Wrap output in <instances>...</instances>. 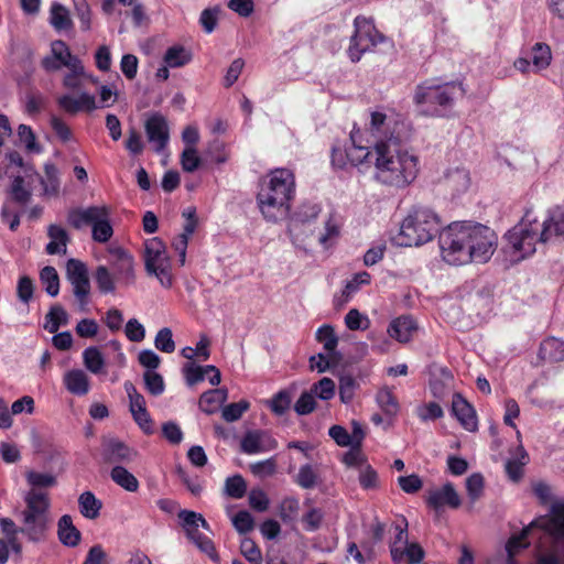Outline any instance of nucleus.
Returning <instances> with one entry per match:
<instances>
[{"label":"nucleus","instance_id":"f257e3e1","mask_svg":"<svg viewBox=\"0 0 564 564\" xmlns=\"http://www.w3.org/2000/svg\"><path fill=\"white\" fill-rule=\"evenodd\" d=\"M389 130L376 141L375 178L382 185L402 189L415 181L420 159L408 145L410 133L403 121L387 124Z\"/></svg>","mask_w":564,"mask_h":564},{"label":"nucleus","instance_id":"f03ea898","mask_svg":"<svg viewBox=\"0 0 564 564\" xmlns=\"http://www.w3.org/2000/svg\"><path fill=\"white\" fill-rule=\"evenodd\" d=\"M497 245L496 232L478 223H452L440 235L442 257L454 265L486 263L492 257Z\"/></svg>","mask_w":564,"mask_h":564},{"label":"nucleus","instance_id":"7ed1b4c3","mask_svg":"<svg viewBox=\"0 0 564 564\" xmlns=\"http://www.w3.org/2000/svg\"><path fill=\"white\" fill-rule=\"evenodd\" d=\"M547 536L554 550L564 552V501L552 502L550 512L546 516L533 520L523 528L519 534H513L506 543V553L500 552L495 558V564H516L514 556L530 545L531 540L538 542V536Z\"/></svg>","mask_w":564,"mask_h":564},{"label":"nucleus","instance_id":"20e7f679","mask_svg":"<svg viewBox=\"0 0 564 564\" xmlns=\"http://www.w3.org/2000/svg\"><path fill=\"white\" fill-rule=\"evenodd\" d=\"M294 195V174L288 169H276L262 181L257 204L264 219L276 223L289 216Z\"/></svg>","mask_w":564,"mask_h":564},{"label":"nucleus","instance_id":"39448f33","mask_svg":"<svg viewBox=\"0 0 564 564\" xmlns=\"http://www.w3.org/2000/svg\"><path fill=\"white\" fill-rule=\"evenodd\" d=\"M438 215L427 207L415 206L403 219L399 234L393 237L395 245L417 247L432 241L443 230Z\"/></svg>","mask_w":564,"mask_h":564},{"label":"nucleus","instance_id":"423d86ee","mask_svg":"<svg viewBox=\"0 0 564 564\" xmlns=\"http://www.w3.org/2000/svg\"><path fill=\"white\" fill-rule=\"evenodd\" d=\"M458 90H462L460 84H437L435 79H427L416 86L413 101L422 107V113L425 116L443 117L452 108Z\"/></svg>","mask_w":564,"mask_h":564},{"label":"nucleus","instance_id":"0eeeda50","mask_svg":"<svg viewBox=\"0 0 564 564\" xmlns=\"http://www.w3.org/2000/svg\"><path fill=\"white\" fill-rule=\"evenodd\" d=\"M111 209L106 205H94L86 208H74L68 212L67 220L74 229L91 227V238L99 243L108 242L113 228L110 221Z\"/></svg>","mask_w":564,"mask_h":564},{"label":"nucleus","instance_id":"6e6552de","mask_svg":"<svg viewBox=\"0 0 564 564\" xmlns=\"http://www.w3.org/2000/svg\"><path fill=\"white\" fill-rule=\"evenodd\" d=\"M541 223L530 219L527 214L519 224L513 226L505 235L507 248H509L514 260L520 261L532 256L536 245L542 242Z\"/></svg>","mask_w":564,"mask_h":564},{"label":"nucleus","instance_id":"1a4fd4ad","mask_svg":"<svg viewBox=\"0 0 564 564\" xmlns=\"http://www.w3.org/2000/svg\"><path fill=\"white\" fill-rule=\"evenodd\" d=\"M387 40L386 35L377 30L371 18L357 15L354 19V33L350 36L347 54L352 63L361 59L362 55Z\"/></svg>","mask_w":564,"mask_h":564},{"label":"nucleus","instance_id":"9d476101","mask_svg":"<svg viewBox=\"0 0 564 564\" xmlns=\"http://www.w3.org/2000/svg\"><path fill=\"white\" fill-rule=\"evenodd\" d=\"M144 268L147 274L155 276L163 288H172L173 274L171 261L166 253L165 245L161 239L152 238L145 241Z\"/></svg>","mask_w":564,"mask_h":564},{"label":"nucleus","instance_id":"9b49d317","mask_svg":"<svg viewBox=\"0 0 564 564\" xmlns=\"http://www.w3.org/2000/svg\"><path fill=\"white\" fill-rule=\"evenodd\" d=\"M181 525L186 532L187 538L212 560H217L215 545L213 541L199 532V527L209 531L210 527L200 513L189 510H181L178 512Z\"/></svg>","mask_w":564,"mask_h":564},{"label":"nucleus","instance_id":"f8f14e48","mask_svg":"<svg viewBox=\"0 0 564 564\" xmlns=\"http://www.w3.org/2000/svg\"><path fill=\"white\" fill-rule=\"evenodd\" d=\"M67 279L73 286V293L84 308L89 302L90 281L87 265L78 259H69L66 263Z\"/></svg>","mask_w":564,"mask_h":564},{"label":"nucleus","instance_id":"ddd939ff","mask_svg":"<svg viewBox=\"0 0 564 564\" xmlns=\"http://www.w3.org/2000/svg\"><path fill=\"white\" fill-rule=\"evenodd\" d=\"M110 256L108 268L117 282L122 285L133 284L135 280L133 257L122 248L110 250Z\"/></svg>","mask_w":564,"mask_h":564},{"label":"nucleus","instance_id":"4468645a","mask_svg":"<svg viewBox=\"0 0 564 564\" xmlns=\"http://www.w3.org/2000/svg\"><path fill=\"white\" fill-rule=\"evenodd\" d=\"M240 448L247 455L267 453L278 448V441L265 430H250L240 440Z\"/></svg>","mask_w":564,"mask_h":564},{"label":"nucleus","instance_id":"2eb2a0df","mask_svg":"<svg viewBox=\"0 0 564 564\" xmlns=\"http://www.w3.org/2000/svg\"><path fill=\"white\" fill-rule=\"evenodd\" d=\"M542 243L564 241V206H555L547 212L541 224Z\"/></svg>","mask_w":564,"mask_h":564},{"label":"nucleus","instance_id":"dca6fc26","mask_svg":"<svg viewBox=\"0 0 564 564\" xmlns=\"http://www.w3.org/2000/svg\"><path fill=\"white\" fill-rule=\"evenodd\" d=\"M76 55H73L68 45L62 40H55L51 43V54L44 56L41 61L42 68L47 73L58 72L67 67Z\"/></svg>","mask_w":564,"mask_h":564},{"label":"nucleus","instance_id":"f3484780","mask_svg":"<svg viewBox=\"0 0 564 564\" xmlns=\"http://www.w3.org/2000/svg\"><path fill=\"white\" fill-rule=\"evenodd\" d=\"M451 414L468 432L478 429V419L474 406L458 392L453 394Z\"/></svg>","mask_w":564,"mask_h":564},{"label":"nucleus","instance_id":"a211bd4d","mask_svg":"<svg viewBox=\"0 0 564 564\" xmlns=\"http://www.w3.org/2000/svg\"><path fill=\"white\" fill-rule=\"evenodd\" d=\"M149 142L154 144V150L161 152L170 139L169 126L162 115L155 113L147 119L144 124Z\"/></svg>","mask_w":564,"mask_h":564},{"label":"nucleus","instance_id":"6ab92c4d","mask_svg":"<svg viewBox=\"0 0 564 564\" xmlns=\"http://www.w3.org/2000/svg\"><path fill=\"white\" fill-rule=\"evenodd\" d=\"M426 505L434 510L443 507L457 509L462 505V500L453 484L446 482L443 487L427 492Z\"/></svg>","mask_w":564,"mask_h":564},{"label":"nucleus","instance_id":"aec40b11","mask_svg":"<svg viewBox=\"0 0 564 564\" xmlns=\"http://www.w3.org/2000/svg\"><path fill=\"white\" fill-rule=\"evenodd\" d=\"M58 107L68 115H76L78 112H91L98 108L96 98L88 93H80L77 97L72 95H62L57 99Z\"/></svg>","mask_w":564,"mask_h":564},{"label":"nucleus","instance_id":"412c9836","mask_svg":"<svg viewBox=\"0 0 564 564\" xmlns=\"http://www.w3.org/2000/svg\"><path fill=\"white\" fill-rule=\"evenodd\" d=\"M21 533L24 534L29 541L40 542L45 539L51 519L21 512Z\"/></svg>","mask_w":564,"mask_h":564},{"label":"nucleus","instance_id":"4be33fe9","mask_svg":"<svg viewBox=\"0 0 564 564\" xmlns=\"http://www.w3.org/2000/svg\"><path fill=\"white\" fill-rule=\"evenodd\" d=\"M351 145L348 149L349 164L352 166L371 165L376 166V142L372 147L364 145L356 133L350 134Z\"/></svg>","mask_w":564,"mask_h":564},{"label":"nucleus","instance_id":"5701e85b","mask_svg":"<svg viewBox=\"0 0 564 564\" xmlns=\"http://www.w3.org/2000/svg\"><path fill=\"white\" fill-rule=\"evenodd\" d=\"M25 508L21 511L28 514L51 519V500L47 492L29 490L24 496Z\"/></svg>","mask_w":564,"mask_h":564},{"label":"nucleus","instance_id":"b1692460","mask_svg":"<svg viewBox=\"0 0 564 564\" xmlns=\"http://www.w3.org/2000/svg\"><path fill=\"white\" fill-rule=\"evenodd\" d=\"M417 325L411 315H401L391 321L388 334L399 343H408L416 332Z\"/></svg>","mask_w":564,"mask_h":564},{"label":"nucleus","instance_id":"393cba45","mask_svg":"<svg viewBox=\"0 0 564 564\" xmlns=\"http://www.w3.org/2000/svg\"><path fill=\"white\" fill-rule=\"evenodd\" d=\"M538 555L535 564H564V552L554 550L551 540L540 534L538 536Z\"/></svg>","mask_w":564,"mask_h":564},{"label":"nucleus","instance_id":"a878e982","mask_svg":"<svg viewBox=\"0 0 564 564\" xmlns=\"http://www.w3.org/2000/svg\"><path fill=\"white\" fill-rule=\"evenodd\" d=\"M32 445L35 454L42 455L43 458H58L66 454L64 447L56 444L54 440L35 433L32 434Z\"/></svg>","mask_w":564,"mask_h":564},{"label":"nucleus","instance_id":"bb28decb","mask_svg":"<svg viewBox=\"0 0 564 564\" xmlns=\"http://www.w3.org/2000/svg\"><path fill=\"white\" fill-rule=\"evenodd\" d=\"M57 535L59 541L66 546H76L80 541V532L74 525L73 519L69 514H64L59 518L57 523Z\"/></svg>","mask_w":564,"mask_h":564},{"label":"nucleus","instance_id":"cd10ccee","mask_svg":"<svg viewBox=\"0 0 564 564\" xmlns=\"http://www.w3.org/2000/svg\"><path fill=\"white\" fill-rule=\"evenodd\" d=\"M227 397L228 392L224 388L208 390L199 398V409L207 414H213L218 411L220 405L227 400Z\"/></svg>","mask_w":564,"mask_h":564},{"label":"nucleus","instance_id":"c85d7f7f","mask_svg":"<svg viewBox=\"0 0 564 564\" xmlns=\"http://www.w3.org/2000/svg\"><path fill=\"white\" fill-rule=\"evenodd\" d=\"M66 67L68 72L63 77V87L69 90H78L82 88V78L86 76L85 67L82 59L76 56Z\"/></svg>","mask_w":564,"mask_h":564},{"label":"nucleus","instance_id":"c756f323","mask_svg":"<svg viewBox=\"0 0 564 564\" xmlns=\"http://www.w3.org/2000/svg\"><path fill=\"white\" fill-rule=\"evenodd\" d=\"M529 58L531 61L532 70L534 73L544 70L550 66L552 62L551 47L546 43L538 42L531 47Z\"/></svg>","mask_w":564,"mask_h":564},{"label":"nucleus","instance_id":"7c9ffc66","mask_svg":"<svg viewBox=\"0 0 564 564\" xmlns=\"http://www.w3.org/2000/svg\"><path fill=\"white\" fill-rule=\"evenodd\" d=\"M78 508L84 518L94 520L99 517L102 502L94 492L87 490L78 497Z\"/></svg>","mask_w":564,"mask_h":564},{"label":"nucleus","instance_id":"2f4dec72","mask_svg":"<svg viewBox=\"0 0 564 564\" xmlns=\"http://www.w3.org/2000/svg\"><path fill=\"white\" fill-rule=\"evenodd\" d=\"M539 356L543 360L551 362L561 361L564 359V341L550 337L544 339L539 349Z\"/></svg>","mask_w":564,"mask_h":564},{"label":"nucleus","instance_id":"473e14b6","mask_svg":"<svg viewBox=\"0 0 564 564\" xmlns=\"http://www.w3.org/2000/svg\"><path fill=\"white\" fill-rule=\"evenodd\" d=\"M25 479L31 490L53 488L57 485V476L51 471L26 470Z\"/></svg>","mask_w":564,"mask_h":564},{"label":"nucleus","instance_id":"72a5a7b5","mask_svg":"<svg viewBox=\"0 0 564 564\" xmlns=\"http://www.w3.org/2000/svg\"><path fill=\"white\" fill-rule=\"evenodd\" d=\"M316 340L323 344L324 349L328 355H330V357H336V359L340 358L339 352L336 351L338 346V337L336 336L333 326L324 324L318 327L316 330Z\"/></svg>","mask_w":564,"mask_h":564},{"label":"nucleus","instance_id":"f704fd0d","mask_svg":"<svg viewBox=\"0 0 564 564\" xmlns=\"http://www.w3.org/2000/svg\"><path fill=\"white\" fill-rule=\"evenodd\" d=\"M445 182L453 192H465L470 185L469 172L465 167L448 170L445 174Z\"/></svg>","mask_w":564,"mask_h":564},{"label":"nucleus","instance_id":"c9c22d12","mask_svg":"<svg viewBox=\"0 0 564 564\" xmlns=\"http://www.w3.org/2000/svg\"><path fill=\"white\" fill-rule=\"evenodd\" d=\"M50 23L58 32L70 30L74 25L68 10L58 2L51 6Z\"/></svg>","mask_w":564,"mask_h":564},{"label":"nucleus","instance_id":"e433bc0d","mask_svg":"<svg viewBox=\"0 0 564 564\" xmlns=\"http://www.w3.org/2000/svg\"><path fill=\"white\" fill-rule=\"evenodd\" d=\"M67 390L77 395H84L89 391L88 377L83 370H70L65 376Z\"/></svg>","mask_w":564,"mask_h":564},{"label":"nucleus","instance_id":"4c0bfd02","mask_svg":"<svg viewBox=\"0 0 564 564\" xmlns=\"http://www.w3.org/2000/svg\"><path fill=\"white\" fill-rule=\"evenodd\" d=\"M94 279L101 294H112L116 292V283L118 282L107 265H98L94 272Z\"/></svg>","mask_w":564,"mask_h":564},{"label":"nucleus","instance_id":"58836bf2","mask_svg":"<svg viewBox=\"0 0 564 564\" xmlns=\"http://www.w3.org/2000/svg\"><path fill=\"white\" fill-rule=\"evenodd\" d=\"M24 184V177L17 175L8 189L10 199L20 206H25L32 198L31 191Z\"/></svg>","mask_w":564,"mask_h":564},{"label":"nucleus","instance_id":"ea45409f","mask_svg":"<svg viewBox=\"0 0 564 564\" xmlns=\"http://www.w3.org/2000/svg\"><path fill=\"white\" fill-rule=\"evenodd\" d=\"M41 185L45 195H57L59 192L58 170L53 163H45L44 176L41 178Z\"/></svg>","mask_w":564,"mask_h":564},{"label":"nucleus","instance_id":"a19ab883","mask_svg":"<svg viewBox=\"0 0 564 564\" xmlns=\"http://www.w3.org/2000/svg\"><path fill=\"white\" fill-rule=\"evenodd\" d=\"M349 467L359 468V482L364 489H373L378 487V474L369 465L359 464L364 460H345Z\"/></svg>","mask_w":564,"mask_h":564},{"label":"nucleus","instance_id":"79ce46f5","mask_svg":"<svg viewBox=\"0 0 564 564\" xmlns=\"http://www.w3.org/2000/svg\"><path fill=\"white\" fill-rule=\"evenodd\" d=\"M376 401L384 414L389 416H394L399 412L398 399L388 387L381 388L377 392Z\"/></svg>","mask_w":564,"mask_h":564},{"label":"nucleus","instance_id":"37998d69","mask_svg":"<svg viewBox=\"0 0 564 564\" xmlns=\"http://www.w3.org/2000/svg\"><path fill=\"white\" fill-rule=\"evenodd\" d=\"M111 479L120 487L130 492L139 488L138 479L122 466H116L110 473Z\"/></svg>","mask_w":564,"mask_h":564},{"label":"nucleus","instance_id":"c03bdc74","mask_svg":"<svg viewBox=\"0 0 564 564\" xmlns=\"http://www.w3.org/2000/svg\"><path fill=\"white\" fill-rule=\"evenodd\" d=\"M44 328L48 333L55 334L62 325L67 324L68 315L61 305H53L46 314Z\"/></svg>","mask_w":564,"mask_h":564},{"label":"nucleus","instance_id":"a18cd8bd","mask_svg":"<svg viewBox=\"0 0 564 564\" xmlns=\"http://www.w3.org/2000/svg\"><path fill=\"white\" fill-rule=\"evenodd\" d=\"M192 55L183 46L169 47L164 54V62L169 67H182L189 63Z\"/></svg>","mask_w":564,"mask_h":564},{"label":"nucleus","instance_id":"49530a36","mask_svg":"<svg viewBox=\"0 0 564 564\" xmlns=\"http://www.w3.org/2000/svg\"><path fill=\"white\" fill-rule=\"evenodd\" d=\"M299 511V499L294 497H286L280 502L278 514L284 523L289 524L294 523L296 521Z\"/></svg>","mask_w":564,"mask_h":564},{"label":"nucleus","instance_id":"de8ad7c7","mask_svg":"<svg viewBox=\"0 0 564 564\" xmlns=\"http://www.w3.org/2000/svg\"><path fill=\"white\" fill-rule=\"evenodd\" d=\"M40 280L45 286L46 293L55 297L59 292V278L54 267L46 265L40 272Z\"/></svg>","mask_w":564,"mask_h":564},{"label":"nucleus","instance_id":"09e8293b","mask_svg":"<svg viewBox=\"0 0 564 564\" xmlns=\"http://www.w3.org/2000/svg\"><path fill=\"white\" fill-rule=\"evenodd\" d=\"M83 360H84L85 367L91 373H95V375L100 373L105 367L104 356L100 352V350L95 346H90L84 350Z\"/></svg>","mask_w":564,"mask_h":564},{"label":"nucleus","instance_id":"8fccbe9b","mask_svg":"<svg viewBox=\"0 0 564 564\" xmlns=\"http://www.w3.org/2000/svg\"><path fill=\"white\" fill-rule=\"evenodd\" d=\"M193 234V225H184L183 232L177 235L172 242L173 249L178 253V261L181 265L185 264L188 240Z\"/></svg>","mask_w":564,"mask_h":564},{"label":"nucleus","instance_id":"3c124183","mask_svg":"<svg viewBox=\"0 0 564 564\" xmlns=\"http://www.w3.org/2000/svg\"><path fill=\"white\" fill-rule=\"evenodd\" d=\"M176 473L181 480L183 481V484L192 492V495H200V492L203 491V486L199 477L196 474L192 473V470H189L186 467H183L182 465L176 466Z\"/></svg>","mask_w":564,"mask_h":564},{"label":"nucleus","instance_id":"603ef678","mask_svg":"<svg viewBox=\"0 0 564 564\" xmlns=\"http://www.w3.org/2000/svg\"><path fill=\"white\" fill-rule=\"evenodd\" d=\"M335 389H336V386H335L334 380L328 377H324L321 380H318L317 382H315L311 387L310 391L313 393L314 397H317L324 401H328L334 398Z\"/></svg>","mask_w":564,"mask_h":564},{"label":"nucleus","instance_id":"864d4df0","mask_svg":"<svg viewBox=\"0 0 564 564\" xmlns=\"http://www.w3.org/2000/svg\"><path fill=\"white\" fill-rule=\"evenodd\" d=\"M143 380L147 391L152 395H161L165 390V383L163 377L151 370H147L143 373Z\"/></svg>","mask_w":564,"mask_h":564},{"label":"nucleus","instance_id":"5fc2aeb1","mask_svg":"<svg viewBox=\"0 0 564 564\" xmlns=\"http://www.w3.org/2000/svg\"><path fill=\"white\" fill-rule=\"evenodd\" d=\"M371 282V275L367 271H361L354 274L352 279L347 281L345 288L343 290V296H345L346 301L355 294L361 285H368Z\"/></svg>","mask_w":564,"mask_h":564},{"label":"nucleus","instance_id":"6e6d98bb","mask_svg":"<svg viewBox=\"0 0 564 564\" xmlns=\"http://www.w3.org/2000/svg\"><path fill=\"white\" fill-rule=\"evenodd\" d=\"M240 552L251 564L262 563V553L256 542L249 538H243L240 543Z\"/></svg>","mask_w":564,"mask_h":564},{"label":"nucleus","instance_id":"4d7b16f0","mask_svg":"<svg viewBox=\"0 0 564 564\" xmlns=\"http://www.w3.org/2000/svg\"><path fill=\"white\" fill-rule=\"evenodd\" d=\"M154 346L162 352L171 354L175 350V341L171 328H161L154 338Z\"/></svg>","mask_w":564,"mask_h":564},{"label":"nucleus","instance_id":"13d9d810","mask_svg":"<svg viewBox=\"0 0 564 564\" xmlns=\"http://www.w3.org/2000/svg\"><path fill=\"white\" fill-rule=\"evenodd\" d=\"M247 491V485L243 478L239 475L228 477L225 482V492L234 499H240Z\"/></svg>","mask_w":564,"mask_h":564},{"label":"nucleus","instance_id":"bf43d9fd","mask_svg":"<svg viewBox=\"0 0 564 564\" xmlns=\"http://www.w3.org/2000/svg\"><path fill=\"white\" fill-rule=\"evenodd\" d=\"M291 405V394L288 390H280L269 402L270 410L276 415H283Z\"/></svg>","mask_w":564,"mask_h":564},{"label":"nucleus","instance_id":"052dcab7","mask_svg":"<svg viewBox=\"0 0 564 564\" xmlns=\"http://www.w3.org/2000/svg\"><path fill=\"white\" fill-rule=\"evenodd\" d=\"M319 213H321L319 205L313 204V203H304L296 210L293 221L301 223V224L311 223L312 220L317 218Z\"/></svg>","mask_w":564,"mask_h":564},{"label":"nucleus","instance_id":"680f3d73","mask_svg":"<svg viewBox=\"0 0 564 564\" xmlns=\"http://www.w3.org/2000/svg\"><path fill=\"white\" fill-rule=\"evenodd\" d=\"M76 17L79 20L80 30L89 31L91 29V9L87 0H73Z\"/></svg>","mask_w":564,"mask_h":564},{"label":"nucleus","instance_id":"e2e57ef3","mask_svg":"<svg viewBox=\"0 0 564 564\" xmlns=\"http://www.w3.org/2000/svg\"><path fill=\"white\" fill-rule=\"evenodd\" d=\"M249 408L250 403L247 400H240L239 402L230 403L223 409V419L226 422H235L239 420L242 414L249 410Z\"/></svg>","mask_w":564,"mask_h":564},{"label":"nucleus","instance_id":"0e129e2a","mask_svg":"<svg viewBox=\"0 0 564 564\" xmlns=\"http://www.w3.org/2000/svg\"><path fill=\"white\" fill-rule=\"evenodd\" d=\"M18 135H19L20 141L22 143H24L25 149L29 152H35V153L41 152L42 149H41L40 144L36 142L35 133L33 132V130L30 126L20 124L18 128Z\"/></svg>","mask_w":564,"mask_h":564},{"label":"nucleus","instance_id":"69168bd1","mask_svg":"<svg viewBox=\"0 0 564 564\" xmlns=\"http://www.w3.org/2000/svg\"><path fill=\"white\" fill-rule=\"evenodd\" d=\"M466 490L470 501H477L484 492V477L475 473L466 479Z\"/></svg>","mask_w":564,"mask_h":564},{"label":"nucleus","instance_id":"338daca9","mask_svg":"<svg viewBox=\"0 0 564 564\" xmlns=\"http://www.w3.org/2000/svg\"><path fill=\"white\" fill-rule=\"evenodd\" d=\"M416 414L421 421H435L443 417L444 411L437 402H429L417 408Z\"/></svg>","mask_w":564,"mask_h":564},{"label":"nucleus","instance_id":"774afa93","mask_svg":"<svg viewBox=\"0 0 564 564\" xmlns=\"http://www.w3.org/2000/svg\"><path fill=\"white\" fill-rule=\"evenodd\" d=\"M316 409L315 397L311 391H304L294 404V411L299 415L311 414Z\"/></svg>","mask_w":564,"mask_h":564}]
</instances>
